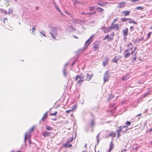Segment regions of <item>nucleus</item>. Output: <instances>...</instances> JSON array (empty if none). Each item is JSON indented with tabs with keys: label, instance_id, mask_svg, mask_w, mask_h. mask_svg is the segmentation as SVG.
<instances>
[{
	"label": "nucleus",
	"instance_id": "nucleus-44",
	"mask_svg": "<svg viewBox=\"0 0 152 152\" xmlns=\"http://www.w3.org/2000/svg\"><path fill=\"white\" fill-rule=\"evenodd\" d=\"M94 7H89V10L91 11H92L94 10Z\"/></svg>",
	"mask_w": 152,
	"mask_h": 152
},
{
	"label": "nucleus",
	"instance_id": "nucleus-31",
	"mask_svg": "<svg viewBox=\"0 0 152 152\" xmlns=\"http://www.w3.org/2000/svg\"><path fill=\"white\" fill-rule=\"evenodd\" d=\"M63 73L64 75V77H66V70L65 68H64L63 69Z\"/></svg>",
	"mask_w": 152,
	"mask_h": 152
},
{
	"label": "nucleus",
	"instance_id": "nucleus-49",
	"mask_svg": "<svg viewBox=\"0 0 152 152\" xmlns=\"http://www.w3.org/2000/svg\"><path fill=\"white\" fill-rule=\"evenodd\" d=\"M65 13H66V14L68 15L70 17H72V15L71 14H70L69 12H65Z\"/></svg>",
	"mask_w": 152,
	"mask_h": 152
},
{
	"label": "nucleus",
	"instance_id": "nucleus-29",
	"mask_svg": "<svg viewBox=\"0 0 152 152\" xmlns=\"http://www.w3.org/2000/svg\"><path fill=\"white\" fill-rule=\"evenodd\" d=\"M96 9L98 10V11L100 12H101L104 11L103 9L99 7H97Z\"/></svg>",
	"mask_w": 152,
	"mask_h": 152
},
{
	"label": "nucleus",
	"instance_id": "nucleus-61",
	"mask_svg": "<svg viewBox=\"0 0 152 152\" xmlns=\"http://www.w3.org/2000/svg\"><path fill=\"white\" fill-rule=\"evenodd\" d=\"M129 50H131H131H132V49H133V48H132V47L130 48H129Z\"/></svg>",
	"mask_w": 152,
	"mask_h": 152
},
{
	"label": "nucleus",
	"instance_id": "nucleus-33",
	"mask_svg": "<svg viewBox=\"0 0 152 152\" xmlns=\"http://www.w3.org/2000/svg\"><path fill=\"white\" fill-rule=\"evenodd\" d=\"M74 110V108L71 109L69 110H66L65 111V113L66 114H69L70 113V112H72Z\"/></svg>",
	"mask_w": 152,
	"mask_h": 152
},
{
	"label": "nucleus",
	"instance_id": "nucleus-39",
	"mask_svg": "<svg viewBox=\"0 0 152 152\" xmlns=\"http://www.w3.org/2000/svg\"><path fill=\"white\" fill-rule=\"evenodd\" d=\"M2 12L3 13L5 14H7V12L6 10H3L1 9H0V12Z\"/></svg>",
	"mask_w": 152,
	"mask_h": 152
},
{
	"label": "nucleus",
	"instance_id": "nucleus-23",
	"mask_svg": "<svg viewBox=\"0 0 152 152\" xmlns=\"http://www.w3.org/2000/svg\"><path fill=\"white\" fill-rule=\"evenodd\" d=\"M83 76H81L80 75H76L75 78V81L79 79H80L82 77H83Z\"/></svg>",
	"mask_w": 152,
	"mask_h": 152
},
{
	"label": "nucleus",
	"instance_id": "nucleus-58",
	"mask_svg": "<svg viewBox=\"0 0 152 152\" xmlns=\"http://www.w3.org/2000/svg\"><path fill=\"white\" fill-rule=\"evenodd\" d=\"M132 45V43H130L129 44L127 45V47H129V46Z\"/></svg>",
	"mask_w": 152,
	"mask_h": 152
},
{
	"label": "nucleus",
	"instance_id": "nucleus-35",
	"mask_svg": "<svg viewBox=\"0 0 152 152\" xmlns=\"http://www.w3.org/2000/svg\"><path fill=\"white\" fill-rule=\"evenodd\" d=\"M72 145L71 144H70L69 145H68V144H65L64 145V147H66V148H68V147L70 148V147H72Z\"/></svg>",
	"mask_w": 152,
	"mask_h": 152
},
{
	"label": "nucleus",
	"instance_id": "nucleus-32",
	"mask_svg": "<svg viewBox=\"0 0 152 152\" xmlns=\"http://www.w3.org/2000/svg\"><path fill=\"white\" fill-rule=\"evenodd\" d=\"M123 12H124L125 16H126L129 15V13L130 12L129 11H126Z\"/></svg>",
	"mask_w": 152,
	"mask_h": 152
},
{
	"label": "nucleus",
	"instance_id": "nucleus-13",
	"mask_svg": "<svg viewBox=\"0 0 152 152\" xmlns=\"http://www.w3.org/2000/svg\"><path fill=\"white\" fill-rule=\"evenodd\" d=\"M84 76H83V77H82L79 80L77 81V84L78 85H80L82 84V83L83 82L84 80Z\"/></svg>",
	"mask_w": 152,
	"mask_h": 152
},
{
	"label": "nucleus",
	"instance_id": "nucleus-7",
	"mask_svg": "<svg viewBox=\"0 0 152 152\" xmlns=\"http://www.w3.org/2000/svg\"><path fill=\"white\" fill-rule=\"evenodd\" d=\"M100 44L99 42H96L94 43L93 48H94V50H96L98 49L100 46Z\"/></svg>",
	"mask_w": 152,
	"mask_h": 152
},
{
	"label": "nucleus",
	"instance_id": "nucleus-60",
	"mask_svg": "<svg viewBox=\"0 0 152 152\" xmlns=\"http://www.w3.org/2000/svg\"><path fill=\"white\" fill-rule=\"evenodd\" d=\"M109 135L110 136H113V135H112V134L111 133H110L109 134Z\"/></svg>",
	"mask_w": 152,
	"mask_h": 152
},
{
	"label": "nucleus",
	"instance_id": "nucleus-6",
	"mask_svg": "<svg viewBox=\"0 0 152 152\" xmlns=\"http://www.w3.org/2000/svg\"><path fill=\"white\" fill-rule=\"evenodd\" d=\"M113 36L114 32H113L110 34V37H109V35L108 34L103 39V40H104L108 39L107 40L108 41H110L113 39Z\"/></svg>",
	"mask_w": 152,
	"mask_h": 152
},
{
	"label": "nucleus",
	"instance_id": "nucleus-4",
	"mask_svg": "<svg viewBox=\"0 0 152 152\" xmlns=\"http://www.w3.org/2000/svg\"><path fill=\"white\" fill-rule=\"evenodd\" d=\"M108 71H107L104 72L103 79L104 83L108 81L110 79V76L108 74Z\"/></svg>",
	"mask_w": 152,
	"mask_h": 152
},
{
	"label": "nucleus",
	"instance_id": "nucleus-62",
	"mask_svg": "<svg viewBox=\"0 0 152 152\" xmlns=\"http://www.w3.org/2000/svg\"><path fill=\"white\" fill-rule=\"evenodd\" d=\"M149 130L150 132H151L152 131V128L149 129Z\"/></svg>",
	"mask_w": 152,
	"mask_h": 152
},
{
	"label": "nucleus",
	"instance_id": "nucleus-16",
	"mask_svg": "<svg viewBox=\"0 0 152 152\" xmlns=\"http://www.w3.org/2000/svg\"><path fill=\"white\" fill-rule=\"evenodd\" d=\"M48 112H47L45 113L43 115V117L41 119V121H44L45 120H44V119L46 118H47L48 117L47 114Z\"/></svg>",
	"mask_w": 152,
	"mask_h": 152
},
{
	"label": "nucleus",
	"instance_id": "nucleus-3",
	"mask_svg": "<svg viewBox=\"0 0 152 152\" xmlns=\"http://www.w3.org/2000/svg\"><path fill=\"white\" fill-rule=\"evenodd\" d=\"M34 129V127H31V128H30L29 130L28 131L26 132L25 134V138H24V142L25 143H26V140L27 139V137L28 136V137H30L31 136L30 135V133L31 132H32L33 130Z\"/></svg>",
	"mask_w": 152,
	"mask_h": 152
},
{
	"label": "nucleus",
	"instance_id": "nucleus-5",
	"mask_svg": "<svg viewBox=\"0 0 152 152\" xmlns=\"http://www.w3.org/2000/svg\"><path fill=\"white\" fill-rule=\"evenodd\" d=\"M42 134L43 136L45 137H53V134L50 132H48L47 131H45L42 133Z\"/></svg>",
	"mask_w": 152,
	"mask_h": 152
},
{
	"label": "nucleus",
	"instance_id": "nucleus-37",
	"mask_svg": "<svg viewBox=\"0 0 152 152\" xmlns=\"http://www.w3.org/2000/svg\"><path fill=\"white\" fill-rule=\"evenodd\" d=\"M119 128V129L118 130L117 132L120 133L121 131L122 130V128H124L123 127V126L121 127V126H120Z\"/></svg>",
	"mask_w": 152,
	"mask_h": 152
},
{
	"label": "nucleus",
	"instance_id": "nucleus-17",
	"mask_svg": "<svg viewBox=\"0 0 152 152\" xmlns=\"http://www.w3.org/2000/svg\"><path fill=\"white\" fill-rule=\"evenodd\" d=\"M73 139V137L67 140L66 141L65 144H67L71 142L72 141Z\"/></svg>",
	"mask_w": 152,
	"mask_h": 152
},
{
	"label": "nucleus",
	"instance_id": "nucleus-63",
	"mask_svg": "<svg viewBox=\"0 0 152 152\" xmlns=\"http://www.w3.org/2000/svg\"><path fill=\"white\" fill-rule=\"evenodd\" d=\"M135 52V51L134 50H133V51H132L131 52V53H130V54H133Z\"/></svg>",
	"mask_w": 152,
	"mask_h": 152
},
{
	"label": "nucleus",
	"instance_id": "nucleus-20",
	"mask_svg": "<svg viewBox=\"0 0 152 152\" xmlns=\"http://www.w3.org/2000/svg\"><path fill=\"white\" fill-rule=\"evenodd\" d=\"M136 53H135L134 55H133L131 61L132 62H134V61L136 59Z\"/></svg>",
	"mask_w": 152,
	"mask_h": 152
},
{
	"label": "nucleus",
	"instance_id": "nucleus-51",
	"mask_svg": "<svg viewBox=\"0 0 152 152\" xmlns=\"http://www.w3.org/2000/svg\"><path fill=\"white\" fill-rule=\"evenodd\" d=\"M117 18H115V19L114 20V21L112 23V25H114V23L117 21Z\"/></svg>",
	"mask_w": 152,
	"mask_h": 152
},
{
	"label": "nucleus",
	"instance_id": "nucleus-15",
	"mask_svg": "<svg viewBox=\"0 0 152 152\" xmlns=\"http://www.w3.org/2000/svg\"><path fill=\"white\" fill-rule=\"evenodd\" d=\"M97 4L101 6L102 7H104L105 5L107 4V2H101L100 1H99L97 2Z\"/></svg>",
	"mask_w": 152,
	"mask_h": 152
},
{
	"label": "nucleus",
	"instance_id": "nucleus-34",
	"mask_svg": "<svg viewBox=\"0 0 152 152\" xmlns=\"http://www.w3.org/2000/svg\"><path fill=\"white\" fill-rule=\"evenodd\" d=\"M46 129L48 131H50L52 130V128L49 126H45Z\"/></svg>",
	"mask_w": 152,
	"mask_h": 152
},
{
	"label": "nucleus",
	"instance_id": "nucleus-56",
	"mask_svg": "<svg viewBox=\"0 0 152 152\" xmlns=\"http://www.w3.org/2000/svg\"><path fill=\"white\" fill-rule=\"evenodd\" d=\"M89 12H83L81 14L84 15H88L89 14Z\"/></svg>",
	"mask_w": 152,
	"mask_h": 152
},
{
	"label": "nucleus",
	"instance_id": "nucleus-41",
	"mask_svg": "<svg viewBox=\"0 0 152 152\" xmlns=\"http://www.w3.org/2000/svg\"><path fill=\"white\" fill-rule=\"evenodd\" d=\"M36 30V29L35 28V27L34 26L32 28V33L34 35L35 34V32L34 31V30Z\"/></svg>",
	"mask_w": 152,
	"mask_h": 152
},
{
	"label": "nucleus",
	"instance_id": "nucleus-48",
	"mask_svg": "<svg viewBox=\"0 0 152 152\" xmlns=\"http://www.w3.org/2000/svg\"><path fill=\"white\" fill-rule=\"evenodd\" d=\"M149 93V92L146 93H145V94H144L143 95V97L144 98L145 97L147 96V95Z\"/></svg>",
	"mask_w": 152,
	"mask_h": 152
},
{
	"label": "nucleus",
	"instance_id": "nucleus-18",
	"mask_svg": "<svg viewBox=\"0 0 152 152\" xmlns=\"http://www.w3.org/2000/svg\"><path fill=\"white\" fill-rule=\"evenodd\" d=\"M126 4L125 2L119 3V5L117 6V7L120 8L123 7H124V4Z\"/></svg>",
	"mask_w": 152,
	"mask_h": 152
},
{
	"label": "nucleus",
	"instance_id": "nucleus-45",
	"mask_svg": "<svg viewBox=\"0 0 152 152\" xmlns=\"http://www.w3.org/2000/svg\"><path fill=\"white\" fill-rule=\"evenodd\" d=\"M130 29L131 31H132L134 30V29L133 26H131L130 27Z\"/></svg>",
	"mask_w": 152,
	"mask_h": 152
},
{
	"label": "nucleus",
	"instance_id": "nucleus-36",
	"mask_svg": "<svg viewBox=\"0 0 152 152\" xmlns=\"http://www.w3.org/2000/svg\"><path fill=\"white\" fill-rule=\"evenodd\" d=\"M130 21L129 22V23H133L136 24H137V23L134 21V20L131 19V20H129Z\"/></svg>",
	"mask_w": 152,
	"mask_h": 152
},
{
	"label": "nucleus",
	"instance_id": "nucleus-1",
	"mask_svg": "<svg viewBox=\"0 0 152 152\" xmlns=\"http://www.w3.org/2000/svg\"><path fill=\"white\" fill-rule=\"evenodd\" d=\"M94 34L92 35L91 37L86 41L85 43V47L84 48V49L83 50H81V52H83L84 50L87 48L88 46L90 45L91 42L93 40V38L94 37Z\"/></svg>",
	"mask_w": 152,
	"mask_h": 152
},
{
	"label": "nucleus",
	"instance_id": "nucleus-53",
	"mask_svg": "<svg viewBox=\"0 0 152 152\" xmlns=\"http://www.w3.org/2000/svg\"><path fill=\"white\" fill-rule=\"evenodd\" d=\"M129 49H127L125 50L124 51V53H127L128 52H129Z\"/></svg>",
	"mask_w": 152,
	"mask_h": 152
},
{
	"label": "nucleus",
	"instance_id": "nucleus-59",
	"mask_svg": "<svg viewBox=\"0 0 152 152\" xmlns=\"http://www.w3.org/2000/svg\"><path fill=\"white\" fill-rule=\"evenodd\" d=\"M131 1L132 2H135L137 1H138V0H131Z\"/></svg>",
	"mask_w": 152,
	"mask_h": 152
},
{
	"label": "nucleus",
	"instance_id": "nucleus-57",
	"mask_svg": "<svg viewBox=\"0 0 152 152\" xmlns=\"http://www.w3.org/2000/svg\"><path fill=\"white\" fill-rule=\"evenodd\" d=\"M6 20H7V18H5L4 19V20H3V22L4 23H5V21H6Z\"/></svg>",
	"mask_w": 152,
	"mask_h": 152
},
{
	"label": "nucleus",
	"instance_id": "nucleus-10",
	"mask_svg": "<svg viewBox=\"0 0 152 152\" xmlns=\"http://www.w3.org/2000/svg\"><path fill=\"white\" fill-rule=\"evenodd\" d=\"M123 34L124 37H126L128 34V29L126 28L123 30Z\"/></svg>",
	"mask_w": 152,
	"mask_h": 152
},
{
	"label": "nucleus",
	"instance_id": "nucleus-28",
	"mask_svg": "<svg viewBox=\"0 0 152 152\" xmlns=\"http://www.w3.org/2000/svg\"><path fill=\"white\" fill-rule=\"evenodd\" d=\"M114 96L112 94H110L108 96V97L107 99L108 101H110L111 99L113 98Z\"/></svg>",
	"mask_w": 152,
	"mask_h": 152
},
{
	"label": "nucleus",
	"instance_id": "nucleus-21",
	"mask_svg": "<svg viewBox=\"0 0 152 152\" xmlns=\"http://www.w3.org/2000/svg\"><path fill=\"white\" fill-rule=\"evenodd\" d=\"M125 124H126L127 125L124 126H123V127L127 128L131 124V123L130 121H127L125 122Z\"/></svg>",
	"mask_w": 152,
	"mask_h": 152
},
{
	"label": "nucleus",
	"instance_id": "nucleus-50",
	"mask_svg": "<svg viewBox=\"0 0 152 152\" xmlns=\"http://www.w3.org/2000/svg\"><path fill=\"white\" fill-rule=\"evenodd\" d=\"M55 7L58 12H61V11L58 8L57 6L56 5Z\"/></svg>",
	"mask_w": 152,
	"mask_h": 152
},
{
	"label": "nucleus",
	"instance_id": "nucleus-27",
	"mask_svg": "<svg viewBox=\"0 0 152 152\" xmlns=\"http://www.w3.org/2000/svg\"><path fill=\"white\" fill-rule=\"evenodd\" d=\"M124 54V57L125 58H128L130 55V53H123Z\"/></svg>",
	"mask_w": 152,
	"mask_h": 152
},
{
	"label": "nucleus",
	"instance_id": "nucleus-43",
	"mask_svg": "<svg viewBox=\"0 0 152 152\" xmlns=\"http://www.w3.org/2000/svg\"><path fill=\"white\" fill-rule=\"evenodd\" d=\"M102 29L104 32V33H105L106 32H107V31H106V27H103L102 28Z\"/></svg>",
	"mask_w": 152,
	"mask_h": 152
},
{
	"label": "nucleus",
	"instance_id": "nucleus-42",
	"mask_svg": "<svg viewBox=\"0 0 152 152\" xmlns=\"http://www.w3.org/2000/svg\"><path fill=\"white\" fill-rule=\"evenodd\" d=\"M40 33L44 37H46L45 36V33L44 31H42L40 32Z\"/></svg>",
	"mask_w": 152,
	"mask_h": 152
},
{
	"label": "nucleus",
	"instance_id": "nucleus-26",
	"mask_svg": "<svg viewBox=\"0 0 152 152\" xmlns=\"http://www.w3.org/2000/svg\"><path fill=\"white\" fill-rule=\"evenodd\" d=\"M91 76H90L89 74L87 73L86 75V79L88 81L90 80L91 79Z\"/></svg>",
	"mask_w": 152,
	"mask_h": 152
},
{
	"label": "nucleus",
	"instance_id": "nucleus-46",
	"mask_svg": "<svg viewBox=\"0 0 152 152\" xmlns=\"http://www.w3.org/2000/svg\"><path fill=\"white\" fill-rule=\"evenodd\" d=\"M142 9H143V8L141 7H137L136 8V10L140 9V10H142Z\"/></svg>",
	"mask_w": 152,
	"mask_h": 152
},
{
	"label": "nucleus",
	"instance_id": "nucleus-8",
	"mask_svg": "<svg viewBox=\"0 0 152 152\" xmlns=\"http://www.w3.org/2000/svg\"><path fill=\"white\" fill-rule=\"evenodd\" d=\"M109 58L108 57L106 56L105 57L102 63V65L104 66H105L107 64V63L109 61Z\"/></svg>",
	"mask_w": 152,
	"mask_h": 152
},
{
	"label": "nucleus",
	"instance_id": "nucleus-52",
	"mask_svg": "<svg viewBox=\"0 0 152 152\" xmlns=\"http://www.w3.org/2000/svg\"><path fill=\"white\" fill-rule=\"evenodd\" d=\"M74 1L73 2V4L74 5H75L76 3H77V0H74Z\"/></svg>",
	"mask_w": 152,
	"mask_h": 152
},
{
	"label": "nucleus",
	"instance_id": "nucleus-24",
	"mask_svg": "<svg viewBox=\"0 0 152 152\" xmlns=\"http://www.w3.org/2000/svg\"><path fill=\"white\" fill-rule=\"evenodd\" d=\"M113 27L114 28H115L116 30H118L119 28V25L118 23L115 24Z\"/></svg>",
	"mask_w": 152,
	"mask_h": 152
},
{
	"label": "nucleus",
	"instance_id": "nucleus-25",
	"mask_svg": "<svg viewBox=\"0 0 152 152\" xmlns=\"http://www.w3.org/2000/svg\"><path fill=\"white\" fill-rule=\"evenodd\" d=\"M13 12V9L12 8H10L8 10V11L7 12V14H10Z\"/></svg>",
	"mask_w": 152,
	"mask_h": 152
},
{
	"label": "nucleus",
	"instance_id": "nucleus-64",
	"mask_svg": "<svg viewBox=\"0 0 152 152\" xmlns=\"http://www.w3.org/2000/svg\"><path fill=\"white\" fill-rule=\"evenodd\" d=\"M121 152H126V150H124L122 151Z\"/></svg>",
	"mask_w": 152,
	"mask_h": 152
},
{
	"label": "nucleus",
	"instance_id": "nucleus-2",
	"mask_svg": "<svg viewBox=\"0 0 152 152\" xmlns=\"http://www.w3.org/2000/svg\"><path fill=\"white\" fill-rule=\"evenodd\" d=\"M58 29L57 28H53L50 32L52 38L56 39L57 35Z\"/></svg>",
	"mask_w": 152,
	"mask_h": 152
},
{
	"label": "nucleus",
	"instance_id": "nucleus-40",
	"mask_svg": "<svg viewBox=\"0 0 152 152\" xmlns=\"http://www.w3.org/2000/svg\"><path fill=\"white\" fill-rule=\"evenodd\" d=\"M113 25H112V26L109 28H108L107 29V32H108L109 31H110L111 29L112 28H114L113 26Z\"/></svg>",
	"mask_w": 152,
	"mask_h": 152
},
{
	"label": "nucleus",
	"instance_id": "nucleus-14",
	"mask_svg": "<svg viewBox=\"0 0 152 152\" xmlns=\"http://www.w3.org/2000/svg\"><path fill=\"white\" fill-rule=\"evenodd\" d=\"M58 112L57 111H56L54 113H50V115H55V116L53 118H52V119L53 121H55L56 119V114Z\"/></svg>",
	"mask_w": 152,
	"mask_h": 152
},
{
	"label": "nucleus",
	"instance_id": "nucleus-9",
	"mask_svg": "<svg viewBox=\"0 0 152 152\" xmlns=\"http://www.w3.org/2000/svg\"><path fill=\"white\" fill-rule=\"evenodd\" d=\"M114 146V144L113 143V141H111L110 144L109 148L107 151L108 152H110L113 149Z\"/></svg>",
	"mask_w": 152,
	"mask_h": 152
},
{
	"label": "nucleus",
	"instance_id": "nucleus-47",
	"mask_svg": "<svg viewBox=\"0 0 152 152\" xmlns=\"http://www.w3.org/2000/svg\"><path fill=\"white\" fill-rule=\"evenodd\" d=\"M151 32H150L148 33V36H147V37L148 39L150 38V37L151 36Z\"/></svg>",
	"mask_w": 152,
	"mask_h": 152
},
{
	"label": "nucleus",
	"instance_id": "nucleus-38",
	"mask_svg": "<svg viewBox=\"0 0 152 152\" xmlns=\"http://www.w3.org/2000/svg\"><path fill=\"white\" fill-rule=\"evenodd\" d=\"M91 127H93L95 125L94 121L93 119H92L91 121Z\"/></svg>",
	"mask_w": 152,
	"mask_h": 152
},
{
	"label": "nucleus",
	"instance_id": "nucleus-12",
	"mask_svg": "<svg viewBox=\"0 0 152 152\" xmlns=\"http://www.w3.org/2000/svg\"><path fill=\"white\" fill-rule=\"evenodd\" d=\"M68 29L69 30H67V31L69 32L74 31L76 30L72 26H69Z\"/></svg>",
	"mask_w": 152,
	"mask_h": 152
},
{
	"label": "nucleus",
	"instance_id": "nucleus-22",
	"mask_svg": "<svg viewBox=\"0 0 152 152\" xmlns=\"http://www.w3.org/2000/svg\"><path fill=\"white\" fill-rule=\"evenodd\" d=\"M129 20H131V18H121V20L123 22H124L126 21H127Z\"/></svg>",
	"mask_w": 152,
	"mask_h": 152
},
{
	"label": "nucleus",
	"instance_id": "nucleus-55",
	"mask_svg": "<svg viewBox=\"0 0 152 152\" xmlns=\"http://www.w3.org/2000/svg\"><path fill=\"white\" fill-rule=\"evenodd\" d=\"M141 113H140V114H138V115H137L136 116V118H137V117H140V116H141Z\"/></svg>",
	"mask_w": 152,
	"mask_h": 152
},
{
	"label": "nucleus",
	"instance_id": "nucleus-19",
	"mask_svg": "<svg viewBox=\"0 0 152 152\" xmlns=\"http://www.w3.org/2000/svg\"><path fill=\"white\" fill-rule=\"evenodd\" d=\"M144 39L143 37H142V38L139 39H137L135 40L134 43L135 42H139L142 41Z\"/></svg>",
	"mask_w": 152,
	"mask_h": 152
},
{
	"label": "nucleus",
	"instance_id": "nucleus-11",
	"mask_svg": "<svg viewBox=\"0 0 152 152\" xmlns=\"http://www.w3.org/2000/svg\"><path fill=\"white\" fill-rule=\"evenodd\" d=\"M121 58V57L119 56H116L114 57V60H112V62L117 63H118V60Z\"/></svg>",
	"mask_w": 152,
	"mask_h": 152
},
{
	"label": "nucleus",
	"instance_id": "nucleus-30",
	"mask_svg": "<svg viewBox=\"0 0 152 152\" xmlns=\"http://www.w3.org/2000/svg\"><path fill=\"white\" fill-rule=\"evenodd\" d=\"M129 78L128 75L123 76L122 78V80H125Z\"/></svg>",
	"mask_w": 152,
	"mask_h": 152
},
{
	"label": "nucleus",
	"instance_id": "nucleus-54",
	"mask_svg": "<svg viewBox=\"0 0 152 152\" xmlns=\"http://www.w3.org/2000/svg\"><path fill=\"white\" fill-rule=\"evenodd\" d=\"M117 137H120L121 135L120 134V133H119V132H117Z\"/></svg>",
	"mask_w": 152,
	"mask_h": 152
}]
</instances>
